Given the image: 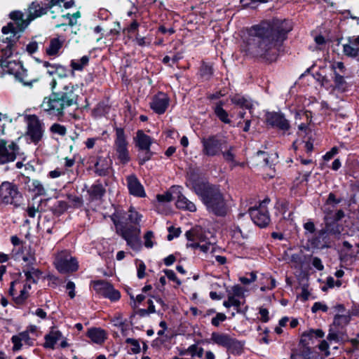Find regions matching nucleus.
I'll return each mask as SVG.
<instances>
[{
    "label": "nucleus",
    "instance_id": "f257e3e1",
    "mask_svg": "<svg viewBox=\"0 0 359 359\" xmlns=\"http://www.w3.org/2000/svg\"><path fill=\"white\" fill-rule=\"evenodd\" d=\"M292 29L289 20L279 19H273L254 26L250 31V40L252 42L249 43L248 49L257 55L273 60L287 34Z\"/></svg>",
    "mask_w": 359,
    "mask_h": 359
},
{
    "label": "nucleus",
    "instance_id": "f03ea898",
    "mask_svg": "<svg viewBox=\"0 0 359 359\" xmlns=\"http://www.w3.org/2000/svg\"><path fill=\"white\" fill-rule=\"evenodd\" d=\"M51 93L46 96L41 105V111L57 120H61L69 109L78 104L76 87L72 83H62L55 79L50 83Z\"/></svg>",
    "mask_w": 359,
    "mask_h": 359
},
{
    "label": "nucleus",
    "instance_id": "7ed1b4c3",
    "mask_svg": "<svg viewBox=\"0 0 359 359\" xmlns=\"http://www.w3.org/2000/svg\"><path fill=\"white\" fill-rule=\"evenodd\" d=\"M142 215L133 209H130L128 213L123 215L116 212L111 217L116 226V232L126 240L127 245L133 250H139L141 247L140 238V228L137 226Z\"/></svg>",
    "mask_w": 359,
    "mask_h": 359
},
{
    "label": "nucleus",
    "instance_id": "20e7f679",
    "mask_svg": "<svg viewBox=\"0 0 359 359\" xmlns=\"http://www.w3.org/2000/svg\"><path fill=\"white\" fill-rule=\"evenodd\" d=\"M189 184L201 198L207 210L217 216H224L227 212V206L219 189L204 182H198L190 177Z\"/></svg>",
    "mask_w": 359,
    "mask_h": 359
},
{
    "label": "nucleus",
    "instance_id": "39448f33",
    "mask_svg": "<svg viewBox=\"0 0 359 359\" xmlns=\"http://www.w3.org/2000/svg\"><path fill=\"white\" fill-rule=\"evenodd\" d=\"M43 7L37 1H33L28 8V15L27 19L24 18V14L19 11H13L10 13V18L15 22H10L3 27L2 33L4 35L12 34L15 37L18 32L23 31L33 20L39 18L47 13L48 6Z\"/></svg>",
    "mask_w": 359,
    "mask_h": 359
},
{
    "label": "nucleus",
    "instance_id": "423d86ee",
    "mask_svg": "<svg viewBox=\"0 0 359 359\" xmlns=\"http://www.w3.org/2000/svg\"><path fill=\"white\" fill-rule=\"evenodd\" d=\"M14 38L12 34L10 36H6L4 34L0 38V51L2 54L0 62L1 67L5 72L15 76L19 71L20 72L22 69V65L14 60H8V58L13 54V46L15 43Z\"/></svg>",
    "mask_w": 359,
    "mask_h": 359
},
{
    "label": "nucleus",
    "instance_id": "0eeeda50",
    "mask_svg": "<svg viewBox=\"0 0 359 359\" xmlns=\"http://www.w3.org/2000/svg\"><path fill=\"white\" fill-rule=\"evenodd\" d=\"M22 199V194L18 187L10 182H4L0 185V201L6 204L18 206Z\"/></svg>",
    "mask_w": 359,
    "mask_h": 359
},
{
    "label": "nucleus",
    "instance_id": "6e6552de",
    "mask_svg": "<svg viewBox=\"0 0 359 359\" xmlns=\"http://www.w3.org/2000/svg\"><path fill=\"white\" fill-rule=\"evenodd\" d=\"M30 289L29 283H25L20 273L19 278L11 283L8 293L16 303L21 304L28 298Z\"/></svg>",
    "mask_w": 359,
    "mask_h": 359
},
{
    "label": "nucleus",
    "instance_id": "1a4fd4ad",
    "mask_svg": "<svg viewBox=\"0 0 359 359\" xmlns=\"http://www.w3.org/2000/svg\"><path fill=\"white\" fill-rule=\"evenodd\" d=\"M54 264L57 270L62 273L74 272L79 269L76 259L66 250L61 251L56 255Z\"/></svg>",
    "mask_w": 359,
    "mask_h": 359
},
{
    "label": "nucleus",
    "instance_id": "9d476101",
    "mask_svg": "<svg viewBox=\"0 0 359 359\" xmlns=\"http://www.w3.org/2000/svg\"><path fill=\"white\" fill-rule=\"evenodd\" d=\"M226 140L218 135H210L201 139L202 153L205 156H215L222 150Z\"/></svg>",
    "mask_w": 359,
    "mask_h": 359
},
{
    "label": "nucleus",
    "instance_id": "9b49d317",
    "mask_svg": "<svg viewBox=\"0 0 359 359\" xmlns=\"http://www.w3.org/2000/svg\"><path fill=\"white\" fill-rule=\"evenodd\" d=\"M269 203V199L263 200L258 207L250 208L249 209L250 216L253 222L260 227H265L270 222V217L266 208Z\"/></svg>",
    "mask_w": 359,
    "mask_h": 359
},
{
    "label": "nucleus",
    "instance_id": "f8f14e48",
    "mask_svg": "<svg viewBox=\"0 0 359 359\" xmlns=\"http://www.w3.org/2000/svg\"><path fill=\"white\" fill-rule=\"evenodd\" d=\"M128 142L123 129H116V138L114 140V149L118 160L123 164L127 163L130 158L128 149Z\"/></svg>",
    "mask_w": 359,
    "mask_h": 359
},
{
    "label": "nucleus",
    "instance_id": "ddd939ff",
    "mask_svg": "<svg viewBox=\"0 0 359 359\" xmlns=\"http://www.w3.org/2000/svg\"><path fill=\"white\" fill-rule=\"evenodd\" d=\"M135 146L145 153L142 158L140 163L142 164L149 161L151 156L152 152L150 151V147L154 142V139L150 136L146 135L142 130H139L136 133V136L134 137Z\"/></svg>",
    "mask_w": 359,
    "mask_h": 359
},
{
    "label": "nucleus",
    "instance_id": "4468645a",
    "mask_svg": "<svg viewBox=\"0 0 359 359\" xmlns=\"http://www.w3.org/2000/svg\"><path fill=\"white\" fill-rule=\"evenodd\" d=\"M19 153V147L14 142H8L5 140H0V164H6L15 160Z\"/></svg>",
    "mask_w": 359,
    "mask_h": 359
},
{
    "label": "nucleus",
    "instance_id": "2eb2a0df",
    "mask_svg": "<svg viewBox=\"0 0 359 359\" xmlns=\"http://www.w3.org/2000/svg\"><path fill=\"white\" fill-rule=\"evenodd\" d=\"M43 123L36 115H29L27 116V134L34 142H39L43 136Z\"/></svg>",
    "mask_w": 359,
    "mask_h": 359
},
{
    "label": "nucleus",
    "instance_id": "dca6fc26",
    "mask_svg": "<svg viewBox=\"0 0 359 359\" xmlns=\"http://www.w3.org/2000/svg\"><path fill=\"white\" fill-rule=\"evenodd\" d=\"M95 288L104 297L110 299L112 301L119 299L120 292L115 290L111 284L103 280H99L95 283Z\"/></svg>",
    "mask_w": 359,
    "mask_h": 359
},
{
    "label": "nucleus",
    "instance_id": "f3484780",
    "mask_svg": "<svg viewBox=\"0 0 359 359\" xmlns=\"http://www.w3.org/2000/svg\"><path fill=\"white\" fill-rule=\"evenodd\" d=\"M127 187L129 193L136 197L143 198L146 196L144 189L135 175H130L126 177Z\"/></svg>",
    "mask_w": 359,
    "mask_h": 359
},
{
    "label": "nucleus",
    "instance_id": "a211bd4d",
    "mask_svg": "<svg viewBox=\"0 0 359 359\" xmlns=\"http://www.w3.org/2000/svg\"><path fill=\"white\" fill-rule=\"evenodd\" d=\"M267 123L273 126H276L282 130H287L290 128L288 121L279 113H269L266 116Z\"/></svg>",
    "mask_w": 359,
    "mask_h": 359
},
{
    "label": "nucleus",
    "instance_id": "6ab92c4d",
    "mask_svg": "<svg viewBox=\"0 0 359 359\" xmlns=\"http://www.w3.org/2000/svg\"><path fill=\"white\" fill-rule=\"evenodd\" d=\"M343 52L348 57H359V36L349 37L343 44Z\"/></svg>",
    "mask_w": 359,
    "mask_h": 359
},
{
    "label": "nucleus",
    "instance_id": "aec40b11",
    "mask_svg": "<svg viewBox=\"0 0 359 359\" xmlns=\"http://www.w3.org/2000/svg\"><path fill=\"white\" fill-rule=\"evenodd\" d=\"M168 101L165 94L159 93L154 97L151 102V107L155 112L159 114H163L168 106Z\"/></svg>",
    "mask_w": 359,
    "mask_h": 359
},
{
    "label": "nucleus",
    "instance_id": "412c9836",
    "mask_svg": "<svg viewBox=\"0 0 359 359\" xmlns=\"http://www.w3.org/2000/svg\"><path fill=\"white\" fill-rule=\"evenodd\" d=\"M65 41V39L61 36L50 39L48 46L46 48V55L51 57L58 56Z\"/></svg>",
    "mask_w": 359,
    "mask_h": 359
},
{
    "label": "nucleus",
    "instance_id": "4be33fe9",
    "mask_svg": "<svg viewBox=\"0 0 359 359\" xmlns=\"http://www.w3.org/2000/svg\"><path fill=\"white\" fill-rule=\"evenodd\" d=\"M43 66L46 68L47 73L50 75H57L60 80L67 76V71L66 68L59 64H51L49 62H43Z\"/></svg>",
    "mask_w": 359,
    "mask_h": 359
},
{
    "label": "nucleus",
    "instance_id": "5701e85b",
    "mask_svg": "<svg viewBox=\"0 0 359 359\" xmlns=\"http://www.w3.org/2000/svg\"><path fill=\"white\" fill-rule=\"evenodd\" d=\"M342 227L337 222L327 224L325 227L319 231V236L325 238V235L332 236L335 238H339L341 233Z\"/></svg>",
    "mask_w": 359,
    "mask_h": 359
},
{
    "label": "nucleus",
    "instance_id": "b1692460",
    "mask_svg": "<svg viewBox=\"0 0 359 359\" xmlns=\"http://www.w3.org/2000/svg\"><path fill=\"white\" fill-rule=\"evenodd\" d=\"M22 272L24 273V280L25 283H29L31 287L32 283H36L41 276V271L34 267H27L24 269Z\"/></svg>",
    "mask_w": 359,
    "mask_h": 359
},
{
    "label": "nucleus",
    "instance_id": "393cba45",
    "mask_svg": "<svg viewBox=\"0 0 359 359\" xmlns=\"http://www.w3.org/2000/svg\"><path fill=\"white\" fill-rule=\"evenodd\" d=\"M23 179L25 188L28 191L34 192L37 195H42L45 193V189L39 180L31 179L28 177H25Z\"/></svg>",
    "mask_w": 359,
    "mask_h": 359
},
{
    "label": "nucleus",
    "instance_id": "a878e982",
    "mask_svg": "<svg viewBox=\"0 0 359 359\" xmlns=\"http://www.w3.org/2000/svg\"><path fill=\"white\" fill-rule=\"evenodd\" d=\"M111 160L107 158L98 157L95 164V172L100 176H105L111 168Z\"/></svg>",
    "mask_w": 359,
    "mask_h": 359
},
{
    "label": "nucleus",
    "instance_id": "bb28decb",
    "mask_svg": "<svg viewBox=\"0 0 359 359\" xmlns=\"http://www.w3.org/2000/svg\"><path fill=\"white\" fill-rule=\"evenodd\" d=\"M63 338L61 332L56 330H52L45 336V343L43 346L46 348L54 349L56 343Z\"/></svg>",
    "mask_w": 359,
    "mask_h": 359
},
{
    "label": "nucleus",
    "instance_id": "cd10ccee",
    "mask_svg": "<svg viewBox=\"0 0 359 359\" xmlns=\"http://www.w3.org/2000/svg\"><path fill=\"white\" fill-rule=\"evenodd\" d=\"M87 336L91 341L97 344H102L107 339V333L101 328H91L88 330Z\"/></svg>",
    "mask_w": 359,
    "mask_h": 359
},
{
    "label": "nucleus",
    "instance_id": "c85d7f7f",
    "mask_svg": "<svg viewBox=\"0 0 359 359\" xmlns=\"http://www.w3.org/2000/svg\"><path fill=\"white\" fill-rule=\"evenodd\" d=\"M177 200L176 201V206L180 209L189 210L190 212H195L196 210V205L181 193L177 195Z\"/></svg>",
    "mask_w": 359,
    "mask_h": 359
},
{
    "label": "nucleus",
    "instance_id": "c756f323",
    "mask_svg": "<svg viewBox=\"0 0 359 359\" xmlns=\"http://www.w3.org/2000/svg\"><path fill=\"white\" fill-rule=\"evenodd\" d=\"M231 339V337L229 334L220 332H212L210 337L212 342L225 348L229 345Z\"/></svg>",
    "mask_w": 359,
    "mask_h": 359
},
{
    "label": "nucleus",
    "instance_id": "7c9ffc66",
    "mask_svg": "<svg viewBox=\"0 0 359 359\" xmlns=\"http://www.w3.org/2000/svg\"><path fill=\"white\" fill-rule=\"evenodd\" d=\"M181 187L179 186H173L170 188V191L163 194H158L156 196L157 200L160 202H170L177 196L178 194H180Z\"/></svg>",
    "mask_w": 359,
    "mask_h": 359
},
{
    "label": "nucleus",
    "instance_id": "2f4dec72",
    "mask_svg": "<svg viewBox=\"0 0 359 359\" xmlns=\"http://www.w3.org/2000/svg\"><path fill=\"white\" fill-rule=\"evenodd\" d=\"M186 237L189 241H192V243H188L187 246L191 247L192 248H199V242H196L197 241H201V233L197 229H193L191 231H188L186 232Z\"/></svg>",
    "mask_w": 359,
    "mask_h": 359
},
{
    "label": "nucleus",
    "instance_id": "473e14b6",
    "mask_svg": "<svg viewBox=\"0 0 359 359\" xmlns=\"http://www.w3.org/2000/svg\"><path fill=\"white\" fill-rule=\"evenodd\" d=\"M231 101L232 103L238 105L241 107H245L250 109V113H252L251 110L254 106V104L248 98L241 95H236L231 97Z\"/></svg>",
    "mask_w": 359,
    "mask_h": 359
},
{
    "label": "nucleus",
    "instance_id": "72a5a7b5",
    "mask_svg": "<svg viewBox=\"0 0 359 359\" xmlns=\"http://www.w3.org/2000/svg\"><path fill=\"white\" fill-rule=\"evenodd\" d=\"M222 102H219L214 107V112L217 117L224 123H229L231 120L229 118V114L226 110L222 107Z\"/></svg>",
    "mask_w": 359,
    "mask_h": 359
},
{
    "label": "nucleus",
    "instance_id": "f704fd0d",
    "mask_svg": "<svg viewBox=\"0 0 359 359\" xmlns=\"http://www.w3.org/2000/svg\"><path fill=\"white\" fill-rule=\"evenodd\" d=\"M105 189L101 184H93L88 190V193L92 199L100 198L104 194Z\"/></svg>",
    "mask_w": 359,
    "mask_h": 359
},
{
    "label": "nucleus",
    "instance_id": "c9c22d12",
    "mask_svg": "<svg viewBox=\"0 0 359 359\" xmlns=\"http://www.w3.org/2000/svg\"><path fill=\"white\" fill-rule=\"evenodd\" d=\"M327 340L329 342L335 341L337 343H341L346 341L347 340V337L343 332H335L330 330L327 336Z\"/></svg>",
    "mask_w": 359,
    "mask_h": 359
},
{
    "label": "nucleus",
    "instance_id": "e433bc0d",
    "mask_svg": "<svg viewBox=\"0 0 359 359\" xmlns=\"http://www.w3.org/2000/svg\"><path fill=\"white\" fill-rule=\"evenodd\" d=\"M22 261L26 263V266L27 267H33L32 266L36 264V257L34 252L29 248L27 250L26 252H23L22 255Z\"/></svg>",
    "mask_w": 359,
    "mask_h": 359
},
{
    "label": "nucleus",
    "instance_id": "4c0bfd02",
    "mask_svg": "<svg viewBox=\"0 0 359 359\" xmlns=\"http://www.w3.org/2000/svg\"><path fill=\"white\" fill-rule=\"evenodd\" d=\"M15 78L16 79V80L21 82L23 85L28 86H31L33 82L36 81V79H29L27 70L24 69L23 67H22L20 72L19 71V72L17 74Z\"/></svg>",
    "mask_w": 359,
    "mask_h": 359
},
{
    "label": "nucleus",
    "instance_id": "58836bf2",
    "mask_svg": "<svg viewBox=\"0 0 359 359\" xmlns=\"http://www.w3.org/2000/svg\"><path fill=\"white\" fill-rule=\"evenodd\" d=\"M304 339L302 338L299 343V350L298 355H300L303 359H311V350L308 346L304 344Z\"/></svg>",
    "mask_w": 359,
    "mask_h": 359
},
{
    "label": "nucleus",
    "instance_id": "ea45409f",
    "mask_svg": "<svg viewBox=\"0 0 359 359\" xmlns=\"http://www.w3.org/2000/svg\"><path fill=\"white\" fill-rule=\"evenodd\" d=\"M89 58L84 55L79 60H74L71 62V66L74 70H82L83 68L88 63Z\"/></svg>",
    "mask_w": 359,
    "mask_h": 359
},
{
    "label": "nucleus",
    "instance_id": "a19ab883",
    "mask_svg": "<svg viewBox=\"0 0 359 359\" xmlns=\"http://www.w3.org/2000/svg\"><path fill=\"white\" fill-rule=\"evenodd\" d=\"M243 344L240 341L231 338L229 345L227 346V350L233 354H239L243 349Z\"/></svg>",
    "mask_w": 359,
    "mask_h": 359
},
{
    "label": "nucleus",
    "instance_id": "79ce46f5",
    "mask_svg": "<svg viewBox=\"0 0 359 359\" xmlns=\"http://www.w3.org/2000/svg\"><path fill=\"white\" fill-rule=\"evenodd\" d=\"M50 130L53 134H56L60 136H65L67 133V128H65V126L56 123H53L50 126Z\"/></svg>",
    "mask_w": 359,
    "mask_h": 359
},
{
    "label": "nucleus",
    "instance_id": "37998d69",
    "mask_svg": "<svg viewBox=\"0 0 359 359\" xmlns=\"http://www.w3.org/2000/svg\"><path fill=\"white\" fill-rule=\"evenodd\" d=\"M200 73L205 80H208L212 76L213 70L210 65L203 64L201 67Z\"/></svg>",
    "mask_w": 359,
    "mask_h": 359
},
{
    "label": "nucleus",
    "instance_id": "c03bdc74",
    "mask_svg": "<svg viewBox=\"0 0 359 359\" xmlns=\"http://www.w3.org/2000/svg\"><path fill=\"white\" fill-rule=\"evenodd\" d=\"M241 226L243 224L238 225L234 226V229L233 230V236L236 238H238L239 237H242L243 238H247L248 236V231L244 229V231L241 229Z\"/></svg>",
    "mask_w": 359,
    "mask_h": 359
},
{
    "label": "nucleus",
    "instance_id": "a18cd8bd",
    "mask_svg": "<svg viewBox=\"0 0 359 359\" xmlns=\"http://www.w3.org/2000/svg\"><path fill=\"white\" fill-rule=\"evenodd\" d=\"M223 305L229 308L230 306H235L236 308H239L241 306V302L237 299L234 296H229L228 300L224 302Z\"/></svg>",
    "mask_w": 359,
    "mask_h": 359
},
{
    "label": "nucleus",
    "instance_id": "49530a36",
    "mask_svg": "<svg viewBox=\"0 0 359 359\" xmlns=\"http://www.w3.org/2000/svg\"><path fill=\"white\" fill-rule=\"evenodd\" d=\"M233 147H230L229 149L224 152H222L223 157L225 159L226 161L229 163H231L233 166H235L236 165V163L234 160V154L232 151Z\"/></svg>",
    "mask_w": 359,
    "mask_h": 359
},
{
    "label": "nucleus",
    "instance_id": "de8ad7c7",
    "mask_svg": "<svg viewBox=\"0 0 359 359\" xmlns=\"http://www.w3.org/2000/svg\"><path fill=\"white\" fill-rule=\"evenodd\" d=\"M319 350L323 353L325 357H328L330 355V344L327 340H323L318 345Z\"/></svg>",
    "mask_w": 359,
    "mask_h": 359
},
{
    "label": "nucleus",
    "instance_id": "09e8293b",
    "mask_svg": "<svg viewBox=\"0 0 359 359\" xmlns=\"http://www.w3.org/2000/svg\"><path fill=\"white\" fill-rule=\"evenodd\" d=\"M153 238H154V233L151 231H149L144 234V246L146 248H151L154 246V242L152 241Z\"/></svg>",
    "mask_w": 359,
    "mask_h": 359
},
{
    "label": "nucleus",
    "instance_id": "8fccbe9b",
    "mask_svg": "<svg viewBox=\"0 0 359 359\" xmlns=\"http://www.w3.org/2000/svg\"><path fill=\"white\" fill-rule=\"evenodd\" d=\"M226 319V316L224 313H217L216 316L212 318L211 323L215 327H218L221 323L224 322Z\"/></svg>",
    "mask_w": 359,
    "mask_h": 359
},
{
    "label": "nucleus",
    "instance_id": "3c124183",
    "mask_svg": "<svg viewBox=\"0 0 359 359\" xmlns=\"http://www.w3.org/2000/svg\"><path fill=\"white\" fill-rule=\"evenodd\" d=\"M8 122V116L0 113V136L5 135V127Z\"/></svg>",
    "mask_w": 359,
    "mask_h": 359
},
{
    "label": "nucleus",
    "instance_id": "603ef678",
    "mask_svg": "<svg viewBox=\"0 0 359 359\" xmlns=\"http://www.w3.org/2000/svg\"><path fill=\"white\" fill-rule=\"evenodd\" d=\"M332 69L334 71V74H336V72L343 74L345 72L346 68L342 62H336L332 65Z\"/></svg>",
    "mask_w": 359,
    "mask_h": 359
},
{
    "label": "nucleus",
    "instance_id": "864d4df0",
    "mask_svg": "<svg viewBox=\"0 0 359 359\" xmlns=\"http://www.w3.org/2000/svg\"><path fill=\"white\" fill-rule=\"evenodd\" d=\"M12 343L13 344V351H19L22 346V341L19 335H14L11 338Z\"/></svg>",
    "mask_w": 359,
    "mask_h": 359
},
{
    "label": "nucleus",
    "instance_id": "5fc2aeb1",
    "mask_svg": "<svg viewBox=\"0 0 359 359\" xmlns=\"http://www.w3.org/2000/svg\"><path fill=\"white\" fill-rule=\"evenodd\" d=\"M334 82L336 88H341L345 83V80L343 76L340 75L339 72H336V74H334Z\"/></svg>",
    "mask_w": 359,
    "mask_h": 359
},
{
    "label": "nucleus",
    "instance_id": "6e6d98bb",
    "mask_svg": "<svg viewBox=\"0 0 359 359\" xmlns=\"http://www.w3.org/2000/svg\"><path fill=\"white\" fill-rule=\"evenodd\" d=\"M328 309V307L326 304L322 303V302H316L313 305L311 308V311L313 313H316L318 311H323L324 312H326Z\"/></svg>",
    "mask_w": 359,
    "mask_h": 359
},
{
    "label": "nucleus",
    "instance_id": "4d7b16f0",
    "mask_svg": "<svg viewBox=\"0 0 359 359\" xmlns=\"http://www.w3.org/2000/svg\"><path fill=\"white\" fill-rule=\"evenodd\" d=\"M164 273L168 279L175 282L178 285H181V281L177 278L175 273L172 270H164Z\"/></svg>",
    "mask_w": 359,
    "mask_h": 359
},
{
    "label": "nucleus",
    "instance_id": "13d9d810",
    "mask_svg": "<svg viewBox=\"0 0 359 359\" xmlns=\"http://www.w3.org/2000/svg\"><path fill=\"white\" fill-rule=\"evenodd\" d=\"M324 332L321 330H310L307 334H304L302 337H313V336L322 338L324 337Z\"/></svg>",
    "mask_w": 359,
    "mask_h": 359
},
{
    "label": "nucleus",
    "instance_id": "bf43d9fd",
    "mask_svg": "<svg viewBox=\"0 0 359 359\" xmlns=\"http://www.w3.org/2000/svg\"><path fill=\"white\" fill-rule=\"evenodd\" d=\"M348 323V319L346 316L337 315L334 317V324L339 325L341 324L346 325Z\"/></svg>",
    "mask_w": 359,
    "mask_h": 359
},
{
    "label": "nucleus",
    "instance_id": "052dcab7",
    "mask_svg": "<svg viewBox=\"0 0 359 359\" xmlns=\"http://www.w3.org/2000/svg\"><path fill=\"white\" fill-rule=\"evenodd\" d=\"M256 274L253 272L249 274V277H241L240 281L245 285L250 284L256 280Z\"/></svg>",
    "mask_w": 359,
    "mask_h": 359
},
{
    "label": "nucleus",
    "instance_id": "680f3d73",
    "mask_svg": "<svg viewBox=\"0 0 359 359\" xmlns=\"http://www.w3.org/2000/svg\"><path fill=\"white\" fill-rule=\"evenodd\" d=\"M22 342L28 345H32L33 341L32 339L29 337V333L27 332H22L18 334Z\"/></svg>",
    "mask_w": 359,
    "mask_h": 359
},
{
    "label": "nucleus",
    "instance_id": "e2e57ef3",
    "mask_svg": "<svg viewBox=\"0 0 359 359\" xmlns=\"http://www.w3.org/2000/svg\"><path fill=\"white\" fill-rule=\"evenodd\" d=\"M168 230L169 234L167 236L168 241H171L174 238L179 236L181 233V231L179 228L175 229L174 227H170Z\"/></svg>",
    "mask_w": 359,
    "mask_h": 359
},
{
    "label": "nucleus",
    "instance_id": "0e129e2a",
    "mask_svg": "<svg viewBox=\"0 0 359 359\" xmlns=\"http://www.w3.org/2000/svg\"><path fill=\"white\" fill-rule=\"evenodd\" d=\"M146 266L144 262H140L137 265V277L142 279L145 276Z\"/></svg>",
    "mask_w": 359,
    "mask_h": 359
},
{
    "label": "nucleus",
    "instance_id": "69168bd1",
    "mask_svg": "<svg viewBox=\"0 0 359 359\" xmlns=\"http://www.w3.org/2000/svg\"><path fill=\"white\" fill-rule=\"evenodd\" d=\"M66 289L69 291V296L73 299L75 297V284L72 281H69L67 283Z\"/></svg>",
    "mask_w": 359,
    "mask_h": 359
},
{
    "label": "nucleus",
    "instance_id": "338daca9",
    "mask_svg": "<svg viewBox=\"0 0 359 359\" xmlns=\"http://www.w3.org/2000/svg\"><path fill=\"white\" fill-rule=\"evenodd\" d=\"M27 51L29 54L34 53L38 50V43L36 41H32L29 44H27L26 47Z\"/></svg>",
    "mask_w": 359,
    "mask_h": 359
},
{
    "label": "nucleus",
    "instance_id": "774afa93",
    "mask_svg": "<svg viewBox=\"0 0 359 359\" xmlns=\"http://www.w3.org/2000/svg\"><path fill=\"white\" fill-rule=\"evenodd\" d=\"M338 153V149L337 147H333L332 149L329 151H327L324 156L323 158L325 161H330L331 158H333L334 155H336Z\"/></svg>",
    "mask_w": 359,
    "mask_h": 359
}]
</instances>
